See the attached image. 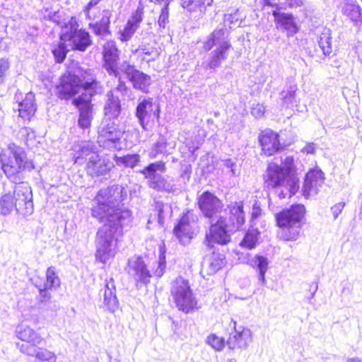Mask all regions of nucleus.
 Returning <instances> with one entry per match:
<instances>
[{
  "mask_svg": "<svg viewBox=\"0 0 362 362\" xmlns=\"http://www.w3.org/2000/svg\"><path fill=\"white\" fill-rule=\"evenodd\" d=\"M127 194L123 186L114 185L100 190L95 197L97 205L92 208V216L103 223L96 233L95 257L103 263L115 256L118 238L132 221L131 211L117 206Z\"/></svg>",
  "mask_w": 362,
  "mask_h": 362,
  "instance_id": "nucleus-1",
  "label": "nucleus"
},
{
  "mask_svg": "<svg viewBox=\"0 0 362 362\" xmlns=\"http://www.w3.org/2000/svg\"><path fill=\"white\" fill-rule=\"evenodd\" d=\"M265 187L269 189H274L279 199H284L287 195L291 197L299 189V180L288 176L281 165L276 163H269L264 175Z\"/></svg>",
  "mask_w": 362,
  "mask_h": 362,
  "instance_id": "nucleus-2",
  "label": "nucleus"
},
{
  "mask_svg": "<svg viewBox=\"0 0 362 362\" xmlns=\"http://www.w3.org/2000/svg\"><path fill=\"white\" fill-rule=\"evenodd\" d=\"M305 211L303 205L296 204L276 214L277 225L284 228V237L286 240L293 241L298 238Z\"/></svg>",
  "mask_w": 362,
  "mask_h": 362,
  "instance_id": "nucleus-3",
  "label": "nucleus"
},
{
  "mask_svg": "<svg viewBox=\"0 0 362 362\" xmlns=\"http://www.w3.org/2000/svg\"><path fill=\"white\" fill-rule=\"evenodd\" d=\"M171 296L180 310L188 313L197 308V301L189 282L179 276L171 283Z\"/></svg>",
  "mask_w": 362,
  "mask_h": 362,
  "instance_id": "nucleus-4",
  "label": "nucleus"
},
{
  "mask_svg": "<svg viewBox=\"0 0 362 362\" xmlns=\"http://www.w3.org/2000/svg\"><path fill=\"white\" fill-rule=\"evenodd\" d=\"M210 224L204 241L209 248H212L214 243L224 245L230 241V235L235 230L227 223L226 217L218 216L214 221H210Z\"/></svg>",
  "mask_w": 362,
  "mask_h": 362,
  "instance_id": "nucleus-5",
  "label": "nucleus"
},
{
  "mask_svg": "<svg viewBox=\"0 0 362 362\" xmlns=\"http://www.w3.org/2000/svg\"><path fill=\"white\" fill-rule=\"evenodd\" d=\"M165 170V163L163 161H158L150 163L139 173L148 180V185L150 188L157 191L172 192L174 190V185L158 173H164Z\"/></svg>",
  "mask_w": 362,
  "mask_h": 362,
  "instance_id": "nucleus-6",
  "label": "nucleus"
},
{
  "mask_svg": "<svg viewBox=\"0 0 362 362\" xmlns=\"http://www.w3.org/2000/svg\"><path fill=\"white\" fill-rule=\"evenodd\" d=\"M69 28L66 27L61 35V40L71 42L72 48L75 50L84 52L92 45L90 36L88 32L84 30H78V24L76 19L71 18L69 23Z\"/></svg>",
  "mask_w": 362,
  "mask_h": 362,
  "instance_id": "nucleus-7",
  "label": "nucleus"
},
{
  "mask_svg": "<svg viewBox=\"0 0 362 362\" xmlns=\"http://www.w3.org/2000/svg\"><path fill=\"white\" fill-rule=\"evenodd\" d=\"M12 155L15 159V165H6L5 174L8 179L14 183L21 184V177L18 174L23 171H31L35 168L33 163L27 158L25 151L21 147H16L12 150Z\"/></svg>",
  "mask_w": 362,
  "mask_h": 362,
  "instance_id": "nucleus-8",
  "label": "nucleus"
},
{
  "mask_svg": "<svg viewBox=\"0 0 362 362\" xmlns=\"http://www.w3.org/2000/svg\"><path fill=\"white\" fill-rule=\"evenodd\" d=\"M73 74L79 81L81 89L88 92L87 97L91 98L93 95L103 92V86L97 80L93 69L78 67L74 70Z\"/></svg>",
  "mask_w": 362,
  "mask_h": 362,
  "instance_id": "nucleus-9",
  "label": "nucleus"
},
{
  "mask_svg": "<svg viewBox=\"0 0 362 362\" xmlns=\"http://www.w3.org/2000/svg\"><path fill=\"white\" fill-rule=\"evenodd\" d=\"M120 71L127 76L132 82L133 88L147 93L151 84V76L136 69L134 65L124 61L121 64Z\"/></svg>",
  "mask_w": 362,
  "mask_h": 362,
  "instance_id": "nucleus-10",
  "label": "nucleus"
},
{
  "mask_svg": "<svg viewBox=\"0 0 362 362\" xmlns=\"http://www.w3.org/2000/svg\"><path fill=\"white\" fill-rule=\"evenodd\" d=\"M16 211L23 216H28L33 212V193L30 187L26 183L16 186L13 191Z\"/></svg>",
  "mask_w": 362,
  "mask_h": 362,
  "instance_id": "nucleus-11",
  "label": "nucleus"
},
{
  "mask_svg": "<svg viewBox=\"0 0 362 362\" xmlns=\"http://www.w3.org/2000/svg\"><path fill=\"white\" fill-rule=\"evenodd\" d=\"M198 206L203 215L211 222L218 217L217 214L223 208L222 202L209 191L203 192L198 197Z\"/></svg>",
  "mask_w": 362,
  "mask_h": 362,
  "instance_id": "nucleus-12",
  "label": "nucleus"
},
{
  "mask_svg": "<svg viewBox=\"0 0 362 362\" xmlns=\"http://www.w3.org/2000/svg\"><path fill=\"white\" fill-rule=\"evenodd\" d=\"M125 270L136 283L146 285L150 282L151 274L141 257L134 256L129 259Z\"/></svg>",
  "mask_w": 362,
  "mask_h": 362,
  "instance_id": "nucleus-13",
  "label": "nucleus"
},
{
  "mask_svg": "<svg viewBox=\"0 0 362 362\" xmlns=\"http://www.w3.org/2000/svg\"><path fill=\"white\" fill-rule=\"evenodd\" d=\"M103 68L110 76H118L122 63H118L119 51L114 41H107L103 47Z\"/></svg>",
  "mask_w": 362,
  "mask_h": 362,
  "instance_id": "nucleus-14",
  "label": "nucleus"
},
{
  "mask_svg": "<svg viewBox=\"0 0 362 362\" xmlns=\"http://www.w3.org/2000/svg\"><path fill=\"white\" fill-rule=\"evenodd\" d=\"M90 99V97H87V94L83 93L82 95H79L73 100V104L79 111L78 125L83 130L90 129L93 119Z\"/></svg>",
  "mask_w": 362,
  "mask_h": 362,
  "instance_id": "nucleus-15",
  "label": "nucleus"
},
{
  "mask_svg": "<svg viewBox=\"0 0 362 362\" xmlns=\"http://www.w3.org/2000/svg\"><path fill=\"white\" fill-rule=\"evenodd\" d=\"M57 95L62 100H68L80 92L79 81L73 72L64 74L60 84L57 87Z\"/></svg>",
  "mask_w": 362,
  "mask_h": 362,
  "instance_id": "nucleus-16",
  "label": "nucleus"
},
{
  "mask_svg": "<svg viewBox=\"0 0 362 362\" xmlns=\"http://www.w3.org/2000/svg\"><path fill=\"white\" fill-rule=\"evenodd\" d=\"M21 93H16L14 100L18 103V117L24 121H30L37 110L35 94L29 92L22 98Z\"/></svg>",
  "mask_w": 362,
  "mask_h": 362,
  "instance_id": "nucleus-17",
  "label": "nucleus"
},
{
  "mask_svg": "<svg viewBox=\"0 0 362 362\" xmlns=\"http://www.w3.org/2000/svg\"><path fill=\"white\" fill-rule=\"evenodd\" d=\"M122 136L117 125L110 119H104L98 129V142L105 146L107 143H115Z\"/></svg>",
  "mask_w": 362,
  "mask_h": 362,
  "instance_id": "nucleus-18",
  "label": "nucleus"
},
{
  "mask_svg": "<svg viewBox=\"0 0 362 362\" xmlns=\"http://www.w3.org/2000/svg\"><path fill=\"white\" fill-rule=\"evenodd\" d=\"M279 137L277 133L269 129L260 133L259 141L261 144L262 151L266 156H270L281 148Z\"/></svg>",
  "mask_w": 362,
  "mask_h": 362,
  "instance_id": "nucleus-19",
  "label": "nucleus"
},
{
  "mask_svg": "<svg viewBox=\"0 0 362 362\" xmlns=\"http://www.w3.org/2000/svg\"><path fill=\"white\" fill-rule=\"evenodd\" d=\"M272 15L274 17L276 28L286 31L287 37L293 36L298 32L299 28L292 14L274 10L272 11Z\"/></svg>",
  "mask_w": 362,
  "mask_h": 362,
  "instance_id": "nucleus-20",
  "label": "nucleus"
},
{
  "mask_svg": "<svg viewBox=\"0 0 362 362\" xmlns=\"http://www.w3.org/2000/svg\"><path fill=\"white\" fill-rule=\"evenodd\" d=\"M324 183L323 173L320 170H311L307 173L303 187V195L306 197L317 194L319 187Z\"/></svg>",
  "mask_w": 362,
  "mask_h": 362,
  "instance_id": "nucleus-21",
  "label": "nucleus"
},
{
  "mask_svg": "<svg viewBox=\"0 0 362 362\" xmlns=\"http://www.w3.org/2000/svg\"><path fill=\"white\" fill-rule=\"evenodd\" d=\"M243 202H231L228 205L226 211H228L227 223L235 231L240 230L245 222V215L243 210Z\"/></svg>",
  "mask_w": 362,
  "mask_h": 362,
  "instance_id": "nucleus-22",
  "label": "nucleus"
},
{
  "mask_svg": "<svg viewBox=\"0 0 362 362\" xmlns=\"http://www.w3.org/2000/svg\"><path fill=\"white\" fill-rule=\"evenodd\" d=\"M192 216V214L189 211L186 214H184L173 230L175 235L182 245L187 244L192 238L194 233L193 227L190 222Z\"/></svg>",
  "mask_w": 362,
  "mask_h": 362,
  "instance_id": "nucleus-23",
  "label": "nucleus"
},
{
  "mask_svg": "<svg viewBox=\"0 0 362 362\" xmlns=\"http://www.w3.org/2000/svg\"><path fill=\"white\" fill-rule=\"evenodd\" d=\"M144 7L140 4L137 9L132 13L123 30L119 31L120 40L126 42L132 38L139 24L143 20Z\"/></svg>",
  "mask_w": 362,
  "mask_h": 362,
  "instance_id": "nucleus-24",
  "label": "nucleus"
},
{
  "mask_svg": "<svg viewBox=\"0 0 362 362\" xmlns=\"http://www.w3.org/2000/svg\"><path fill=\"white\" fill-rule=\"evenodd\" d=\"M252 341V333L247 328L235 329L230 334L227 341L228 348L232 350L246 349Z\"/></svg>",
  "mask_w": 362,
  "mask_h": 362,
  "instance_id": "nucleus-25",
  "label": "nucleus"
},
{
  "mask_svg": "<svg viewBox=\"0 0 362 362\" xmlns=\"http://www.w3.org/2000/svg\"><path fill=\"white\" fill-rule=\"evenodd\" d=\"M86 168L88 174L92 177L106 175L110 170V166L98 153H93L88 158Z\"/></svg>",
  "mask_w": 362,
  "mask_h": 362,
  "instance_id": "nucleus-26",
  "label": "nucleus"
},
{
  "mask_svg": "<svg viewBox=\"0 0 362 362\" xmlns=\"http://www.w3.org/2000/svg\"><path fill=\"white\" fill-rule=\"evenodd\" d=\"M139 100L136 108V117L142 128L146 129L151 117V112L153 110V99L148 98L141 100L140 98Z\"/></svg>",
  "mask_w": 362,
  "mask_h": 362,
  "instance_id": "nucleus-27",
  "label": "nucleus"
},
{
  "mask_svg": "<svg viewBox=\"0 0 362 362\" xmlns=\"http://www.w3.org/2000/svg\"><path fill=\"white\" fill-rule=\"evenodd\" d=\"M103 306L108 311L113 313L118 308L119 302L115 294V286L111 279L105 284L103 291Z\"/></svg>",
  "mask_w": 362,
  "mask_h": 362,
  "instance_id": "nucleus-28",
  "label": "nucleus"
},
{
  "mask_svg": "<svg viewBox=\"0 0 362 362\" xmlns=\"http://www.w3.org/2000/svg\"><path fill=\"white\" fill-rule=\"evenodd\" d=\"M231 47L230 43L222 42L220 47H217L216 49L211 52L209 62L206 69H213L220 66L222 62L227 59V52Z\"/></svg>",
  "mask_w": 362,
  "mask_h": 362,
  "instance_id": "nucleus-29",
  "label": "nucleus"
},
{
  "mask_svg": "<svg viewBox=\"0 0 362 362\" xmlns=\"http://www.w3.org/2000/svg\"><path fill=\"white\" fill-rule=\"evenodd\" d=\"M250 265L257 272L258 284L261 286H266L265 274L268 269V259L262 255H255L250 260Z\"/></svg>",
  "mask_w": 362,
  "mask_h": 362,
  "instance_id": "nucleus-30",
  "label": "nucleus"
},
{
  "mask_svg": "<svg viewBox=\"0 0 362 362\" xmlns=\"http://www.w3.org/2000/svg\"><path fill=\"white\" fill-rule=\"evenodd\" d=\"M154 209L156 212L153 216H150L148 221L147 225L150 228L149 225L152 223L156 219L158 224L163 227L165 223V220L167 216H170L172 213L171 206L168 204H164L160 201H156L154 204Z\"/></svg>",
  "mask_w": 362,
  "mask_h": 362,
  "instance_id": "nucleus-31",
  "label": "nucleus"
},
{
  "mask_svg": "<svg viewBox=\"0 0 362 362\" xmlns=\"http://www.w3.org/2000/svg\"><path fill=\"white\" fill-rule=\"evenodd\" d=\"M16 337L29 344H41L43 338L33 329L26 325H19L16 328Z\"/></svg>",
  "mask_w": 362,
  "mask_h": 362,
  "instance_id": "nucleus-32",
  "label": "nucleus"
},
{
  "mask_svg": "<svg viewBox=\"0 0 362 362\" xmlns=\"http://www.w3.org/2000/svg\"><path fill=\"white\" fill-rule=\"evenodd\" d=\"M225 264V258L223 255L213 252V254L202 264V272L208 275H212L220 270Z\"/></svg>",
  "mask_w": 362,
  "mask_h": 362,
  "instance_id": "nucleus-33",
  "label": "nucleus"
},
{
  "mask_svg": "<svg viewBox=\"0 0 362 362\" xmlns=\"http://www.w3.org/2000/svg\"><path fill=\"white\" fill-rule=\"evenodd\" d=\"M107 100L104 107V112L107 119L118 117L121 111L120 101L117 96H115L113 90H110L107 93Z\"/></svg>",
  "mask_w": 362,
  "mask_h": 362,
  "instance_id": "nucleus-34",
  "label": "nucleus"
},
{
  "mask_svg": "<svg viewBox=\"0 0 362 362\" xmlns=\"http://www.w3.org/2000/svg\"><path fill=\"white\" fill-rule=\"evenodd\" d=\"M111 16L112 12L110 10H103L100 21L94 24L90 23L89 27L96 35L106 37L110 35L109 27Z\"/></svg>",
  "mask_w": 362,
  "mask_h": 362,
  "instance_id": "nucleus-35",
  "label": "nucleus"
},
{
  "mask_svg": "<svg viewBox=\"0 0 362 362\" xmlns=\"http://www.w3.org/2000/svg\"><path fill=\"white\" fill-rule=\"evenodd\" d=\"M297 85L293 82H289L279 94L281 105L286 108L293 107L296 103Z\"/></svg>",
  "mask_w": 362,
  "mask_h": 362,
  "instance_id": "nucleus-36",
  "label": "nucleus"
},
{
  "mask_svg": "<svg viewBox=\"0 0 362 362\" xmlns=\"http://www.w3.org/2000/svg\"><path fill=\"white\" fill-rule=\"evenodd\" d=\"M98 147L91 141H82L79 145L78 156L75 158V163L79 165L83 163V160H88L92 154L97 153Z\"/></svg>",
  "mask_w": 362,
  "mask_h": 362,
  "instance_id": "nucleus-37",
  "label": "nucleus"
},
{
  "mask_svg": "<svg viewBox=\"0 0 362 362\" xmlns=\"http://www.w3.org/2000/svg\"><path fill=\"white\" fill-rule=\"evenodd\" d=\"M13 209L16 210L14 197L11 193L3 194L0 198V214L4 216L10 215Z\"/></svg>",
  "mask_w": 362,
  "mask_h": 362,
  "instance_id": "nucleus-38",
  "label": "nucleus"
},
{
  "mask_svg": "<svg viewBox=\"0 0 362 362\" xmlns=\"http://www.w3.org/2000/svg\"><path fill=\"white\" fill-rule=\"evenodd\" d=\"M224 34L225 31L223 29L215 30L204 43V49L206 51H209L215 45L220 47L222 42H228V41L226 40Z\"/></svg>",
  "mask_w": 362,
  "mask_h": 362,
  "instance_id": "nucleus-39",
  "label": "nucleus"
},
{
  "mask_svg": "<svg viewBox=\"0 0 362 362\" xmlns=\"http://www.w3.org/2000/svg\"><path fill=\"white\" fill-rule=\"evenodd\" d=\"M43 286H46L50 290L56 291L61 285V281L58 276L56 268L54 267H49L46 271V281H42Z\"/></svg>",
  "mask_w": 362,
  "mask_h": 362,
  "instance_id": "nucleus-40",
  "label": "nucleus"
},
{
  "mask_svg": "<svg viewBox=\"0 0 362 362\" xmlns=\"http://www.w3.org/2000/svg\"><path fill=\"white\" fill-rule=\"evenodd\" d=\"M115 161L117 166L134 168L140 162V156L137 153L115 156Z\"/></svg>",
  "mask_w": 362,
  "mask_h": 362,
  "instance_id": "nucleus-41",
  "label": "nucleus"
},
{
  "mask_svg": "<svg viewBox=\"0 0 362 362\" xmlns=\"http://www.w3.org/2000/svg\"><path fill=\"white\" fill-rule=\"evenodd\" d=\"M318 45L325 56L332 52V37L329 30H325L319 37Z\"/></svg>",
  "mask_w": 362,
  "mask_h": 362,
  "instance_id": "nucleus-42",
  "label": "nucleus"
},
{
  "mask_svg": "<svg viewBox=\"0 0 362 362\" xmlns=\"http://www.w3.org/2000/svg\"><path fill=\"white\" fill-rule=\"evenodd\" d=\"M260 232L257 229L249 230L245 235L244 238L240 243V245L243 247L251 250L254 248L257 244L258 236Z\"/></svg>",
  "mask_w": 362,
  "mask_h": 362,
  "instance_id": "nucleus-43",
  "label": "nucleus"
},
{
  "mask_svg": "<svg viewBox=\"0 0 362 362\" xmlns=\"http://www.w3.org/2000/svg\"><path fill=\"white\" fill-rule=\"evenodd\" d=\"M33 284L38 289L39 291V304L47 305V303L51 301L52 294L49 292L50 288L43 286L42 281L39 279L33 281Z\"/></svg>",
  "mask_w": 362,
  "mask_h": 362,
  "instance_id": "nucleus-44",
  "label": "nucleus"
},
{
  "mask_svg": "<svg viewBox=\"0 0 362 362\" xmlns=\"http://www.w3.org/2000/svg\"><path fill=\"white\" fill-rule=\"evenodd\" d=\"M167 145V140L164 137H160L149 151L148 157L151 159H154L158 155L165 153Z\"/></svg>",
  "mask_w": 362,
  "mask_h": 362,
  "instance_id": "nucleus-45",
  "label": "nucleus"
},
{
  "mask_svg": "<svg viewBox=\"0 0 362 362\" xmlns=\"http://www.w3.org/2000/svg\"><path fill=\"white\" fill-rule=\"evenodd\" d=\"M361 8L353 1L347 2L344 8L343 13L349 16L352 21H357L361 17Z\"/></svg>",
  "mask_w": 362,
  "mask_h": 362,
  "instance_id": "nucleus-46",
  "label": "nucleus"
},
{
  "mask_svg": "<svg viewBox=\"0 0 362 362\" xmlns=\"http://www.w3.org/2000/svg\"><path fill=\"white\" fill-rule=\"evenodd\" d=\"M281 160L283 165L281 168L286 172L288 176L291 177V178H298L295 174L296 165L293 156L287 155L284 157H281Z\"/></svg>",
  "mask_w": 362,
  "mask_h": 362,
  "instance_id": "nucleus-47",
  "label": "nucleus"
},
{
  "mask_svg": "<svg viewBox=\"0 0 362 362\" xmlns=\"http://www.w3.org/2000/svg\"><path fill=\"white\" fill-rule=\"evenodd\" d=\"M36 362H56V354L47 349L38 348L35 356Z\"/></svg>",
  "mask_w": 362,
  "mask_h": 362,
  "instance_id": "nucleus-48",
  "label": "nucleus"
},
{
  "mask_svg": "<svg viewBox=\"0 0 362 362\" xmlns=\"http://www.w3.org/2000/svg\"><path fill=\"white\" fill-rule=\"evenodd\" d=\"M206 343L216 351L222 350L225 346V340L214 334H210L206 339Z\"/></svg>",
  "mask_w": 362,
  "mask_h": 362,
  "instance_id": "nucleus-49",
  "label": "nucleus"
},
{
  "mask_svg": "<svg viewBox=\"0 0 362 362\" xmlns=\"http://www.w3.org/2000/svg\"><path fill=\"white\" fill-rule=\"evenodd\" d=\"M68 49L64 42H59L58 45L52 49V53L58 63L62 62L66 58Z\"/></svg>",
  "mask_w": 362,
  "mask_h": 362,
  "instance_id": "nucleus-50",
  "label": "nucleus"
},
{
  "mask_svg": "<svg viewBox=\"0 0 362 362\" xmlns=\"http://www.w3.org/2000/svg\"><path fill=\"white\" fill-rule=\"evenodd\" d=\"M98 1H89L88 4L84 9V13L88 19H95L98 16L100 9L97 6Z\"/></svg>",
  "mask_w": 362,
  "mask_h": 362,
  "instance_id": "nucleus-51",
  "label": "nucleus"
},
{
  "mask_svg": "<svg viewBox=\"0 0 362 362\" xmlns=\"http://www.w3.org/2000/svg\"><path fill=\"white\" fill-rule=\"evenodd\" d=\"M39 308L41 309L43 313L49 314L53 316L55 315L57 311L59 309V305L56 301H49L47 303V305L45 304H39Z\"/></svg>",
  "mask_w": 362,
  "mask_h": 362,
  "instance_id": "nucleus-52",
  "label": "nucleus"
},
{
  "mask_svg": "<svg viewBox=\"0 0 362 362\" xmlns=\"http://www.w3.org/2000/svg\"><path fill=\"white\" fill-rule=\"evenodd\" d=\"M121 73L122 72L120 71H119V76H115L117 79L118 83H117V86L115 88V89L112 90L120 93L121 95L123 96H129V95L131 92V90L129 89V88H128L126 86L125 82L122 80Z\"/></svg>",
  "mask_w": 362,
  "mask_h": 362,
  "instance_id": "nucleus-53",
  "label": "nucleus"
},
{
  "mask_svg": "<svg viewBox=\"0 0 362 362\" xmlns=\"http://www.w3.org/2000/svg\"><path fill=\"white\" fill-rule=\"evenodd\" d=\"M39 344H21V345L18 344L19 350L23 354H25L29 356H35L36 352L38 349L37 347Z\"/></svg>",
  "mask_w": 362,
  "mask_h": 362,
  "instance_id": "nucleus-54",
  "label": "nucleus"
},
{
  "mask_svg": "<svg viewBox=\"0 0 362 362\" xmlns=\"http://www.w3.org/2000/svg\"><path fill=\"white\" fill-rule=\"evenodd\" d=\"M262 214V209L260 207V204L257 201H255L252 206V212H251V222L252 224H255V221L261 216Z\"/></svg>",
  "mask_w": 362,
  "mask_h": 362,
  "instance_id": "nucleus-55",
  "label": "nucleus"
},
{
  "mask_svg": "<svg viewBox=\"0 0 362 362\" xmlns=\"http://www.w3.org/2000/svg\"><path fill=\"white\" fill-rule=\"evenodd\" d=\"M223 166L229 168L233 175L237 176L240 174V170L237 164L231 159H226L223 160Z\"/></svg>",
  "mask_w": 362,
  "mask_h": 362,
  "instance_id": "nucleus-56",
  "label": "nucleus"
},
{
  "mask_svg": "<svg viewBox=\"0 0 362 362\" xmlns=\"http://www.w3.org/2000/svg\"><path fill=\"white\" fill-rule=\"evenodd\" d=\"M165 257L163 255H160L158 262V267L155 271V275L158 277H160L165 272Z\"/></svg>",
  "mask_w": 362,
  "mask_h": 362,
  "instance_id": "nucleus-57",
  "label": "nucleus"
},
{
  "mask_svg": "<svg viewBox=\"0 0 362 362\" xmlns=\"http://www.w3.org/2000/svg\"><path fill=\"white\" fill-rule=\"evenodd\" d=\"M168 4H165L161 9V13L158 18V24L160 27H165L166 23L168 21Z\"/></svg>",
  "mask_w": 362,
  "mask_h": 362,
  "instance_id": "nucleus-58",
  "label": "nucleus"
},
{
  "mask_svg": "<svg viewBox=\"0 0 362 362\" xmlns=\"http://www.w3.org/2000/svg\"><path fill=\"white\" fill-rule=\"evenodd\" d=\"M8 61L5 59H0V84L2 83L4 75L6 72L8 71Z\"/></svg>",
  "mask_w": 362,
  "mask_h": 362,
  "instance_id": "nucleus-59",
  "label": "nucleus"
},
{
  "mask_svg": "<svg viewBox=\"0 0 362 362\" xmlns=\"http://www.w3.org/2000/svg\"><path fill=\"white\" fill-rule=\"evenodd\" d=\"M344 206V202H339L331 208V211L334 220L337 219L339 215L341 213Z\"/></svg>",
  "mask_w": 362,
  "mask_h": 362,
  "instance_id": "nucleus-60",
  "label": "nucleus"
},
{
  "mask_svg": "<svg viewBox=\"0 0 362 362\" xmlns=\"http://www.w3.org/2000/svg\"><path fill=\"white\" fill-rule=\"evenodd\" d=\"M264 111V107L262 105L257 104L252 108L251 113L256 118H259L263 116Z\"/></svg>",
  "mask_w": 362,
  "mask_h": 362,
  "instance_id": "nucleus-61",
  "label": "nucleus"
},
{
  "mask_svg": "<svg viewBox=\"0 0 362 362\" xmlns=\"http://www.w3.org/2000/svg\"><path fill=\"white\" fill-rule=\"evenodd\" d=\"M16 161L13 156L10 158L0 157V168H1L5 173L6 165H15Z\"/></svg>",
  "mask_w": 362,
  "mask_h": 362,
  "instance_id": "nucleus-62",
  "label": "nucleus"
},
{
  "mask_svg": "<svg viewBox=\"0 0 362 362\" xmlns=\"http://www.w3.org/2000/svg\"><path fill=\"white\" fill-rule=\"evenodd\" d=\"M47 17L52 21L60 24L62 20V16L59 10L54 11H49L47 13Z\"/></svg>",
  "mask_w": 362,
  "mask_h": 362,
  "instance_id": "nucleus-63",
  "label": "nucleus"
},
{
  "mask_svg": "<svg viewBox=\"0 0 362 362\" xmlns=\"http://www.w3.org/2000/svg\"><path fill=\"white\" fill-rule=\"evenodd\" d=\"M315 148L316 146L314 143H308L305 146L301 149V151L307 154H314L315 153Z\"/></svg>",
  "mask_w": 362,
  "mask_h": 362,
  "instance_id": "nucleus-64",
  "label": "nucleus"
}]
</instances>
